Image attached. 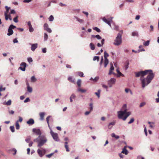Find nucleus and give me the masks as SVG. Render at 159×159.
Returning a JSON list of instances; mask_svg holds the SVG:
<instances>
[{"mask_svg": "<svg viewBox=\"0 0 159 159\" xmlns=\"http://www.w3.org/2000/svg\"><path fill=\"white\" fill-rule=\"evenodd\" d=\"M116 71L118 73V75L117 76L118 77H120V76H124V75L120 71L118 68H117L116 69Z\"/></svg>", "mask_w": 159, "mask_h": 159, "instance_id": "412c9836", "label": "nucleus"}, {"mask_svg": "<svg viewBox=\"0 0 159 159\" xmlns=\"http://www.w3.org/2000/svg\"><path fill=\"white\" fill-rule=\"evenodd\" d=\"M44 30H46L48 28H49L48 24L47 23H45L43 25Z\"/></svg>", "mask_w": 159, "mask_h": 159, "instance_id": "c756f323", "label": "nucleus"}, {"mask_svg": "<svg viewBox=\"0 0 159 159\" xmlns=\"http://www.w3.org/2000/svg\"><path fill=\"white\" fill-rule=\"evenodd\" d=\"M11 100L10 99L7 102H6L5 103V102L3 103V104L6 105L7 106H9L11 105Z\"/></svg>", "mask_w": 159, "mask_h": 159, "instance_id": "cd10ccee", "label": "nucleus"}, {"mask_svg": "<svg viewBox=\"0 0 159 159\" xmlns=\"http://www.w3.org/2000/svg\"><path fill=\"white\" fill-rule=\"evenodd\" d=\"M101 92V90L98 89V92H95L94 94L96 95L98 97V98H99L100 97V93Z\"/></svg>", "mask_w": 159, "mask_h": 159, "instance_id": "bb28decb", "label": "nucleus"}, {"mask_svg": "<svg viewBox=\"0 0 159 159\" xmlns=\"http://www.w3.org/2000/svg\"><path fill=\"white\" fill-rule=\"evenodd\" d=\"M37 81V79L34 76H32L31 78V81L32 83H34Z\"/></svg>", "mask_w": 159, "mask_h": 159, "instance_id": "393cba45", "label": "nucleus"}, {"mask_svg": "<svg viewBox=\"0 0 159 159\" xmlns=\"http://www.w3.org/2000/svg\"><path fill=\"white\" fill-rule=\"evenodd\" d=\"M131 113L130 112H126L125 115V116L124 117L123 120H125L130 115Z\"/></svg>", "mask_w": 159, "mask_h": 159, "instance_id": "2eb2a0df", "label": "nucleus"}, {"mask_svg": "<svg viewBox=\"0 0 159 159\" xmlns=\"http://www.w3.org/2000/svg\"><path fill=\"white\" fill-rule=\"evenodd\" d=\"M109 56V55L108 53H107L106 51H105L104 52V57L105 58L104 60L106 61H108V59L107 58V57Z\"/></svg>", "mask_w": 159, "mask_h": 159, "instance_id": "aec40b11", "label": "nucleus"}, {"mask_svg": "<svg viewBox=\"0 0 159 159\" xmlns=\"http://www.w3.org/2000/svg\"><path fill=\"white\" fill-rule=\"evenodd\" d=\"M96 38L98 39H102V37L99 35H92L91 36V38Z\"/></svg>", "mask_w": 159, "mask_h": 159, "instance_id": "4be33fe9", "label": "nucleus"}, {"mask_svg": "<svg viewBox=\"0 0 159 159\" xmlns=\"http://www.w3.org/2000/svg\"><path fill=\"white\" fill-rule=\"evenodd\" d=\"M45 115V113L44 112H40L39 113V115L40 117V120L43 121L44 119V116Z\"/></svg>", "mask_w": 159, "mask_h": 159, "instance_id": "4468645a", "label": "nucleus"}, {"mask_svg": "<svg viewBox=\"0 0 159 159\" xmlns=\"http://www.w3.org/2000/svg\"><path fill=\"white\" fill-rule=\"evenodd\" d=\"M116 81V79L114 78H111L108 82V84L110 88L112 86V84H114Z\"/></svg>", "mask_w": 159, "mask_h": 159, "instance_id": "0eeeda50", "label": "nucleus"}, {"mask_svg": "<svg viewBox=\"0 0 159 159\" xmlns=\"http://www.w3.org/2000/svg\"><path fill=\"white\" fill-rule=\"evenodd\" d=\"M138 33L137 32L134 31V32H132V35L133 36H138Z\"/></svg>", "mask_w": 159, "mask_h": 159, "instance_id": "ea45409f", "label": "nucleus"}, {"mask_svg": "<svg viewBox=\"0 0 159 159\" xmlns=\"http://www.w3.org/2000/svg\"><path fill=\"white\" fill-rule=\"evenodd\" d=\"M99 79V78L98 76H96L93 79V81L96 82H97Z\"/></svg>", "mask_w": 159, "mask_h": 159, "instance_id": "603ef678", "label": "nucleus"}, {"mask_svg": "<svg viewBox=\"0 0 159 159\" xmlns=\"http://www.w3.org/2000/svg\"><path fill=\"white\" fill-rule=\"evenodd\" d=\"M29 45L31 46V49L33 51H34L37 48L38 44L37 43L33 44L29 43Z\"/></svg>", "mask_w": 159, "mask_h": 159, "instance_id": "9d476101", "label": "nucleus"}, {"mask_svg": "<svg viewBox=\"0 0 159 159\" xmlns=\"http://www.w3.org/2000/svg\"><path fill=\"white\" fill-rule=\"evenodd\" d=\"M32 131L33 132L35 133L37 135H39L37 138L34 140V142L38 143L37 146L40 147L43 145L47 141V139L44 136L41 135L42 133L40 130L39 129L34 128L33 129Z\"/></svg>", "mask_w": 159, "mask_h": 159, "instance_id": "f257e3e1", "label": "nucleus"}, {"mask_svg": "<svg viewBox=\"0 0 159 159\" xmlns=\"http://www.w3.org/2000/svg\"><path fill=\"white\" fill-rule=\"evenodd\" d=\"M11 152H13L14 151V153H13V155H15L16 153V152H17V150H16L15 148H12V149H11Z\"/></svg>", "mask_w": 159, "mask_h": 159, "instance_id": "09e8293b", "label": "nucleus"}, {"mask_svg": "<svg viewBox=\"0 0 159 159\" xmlns=\"http://www.w3.org/2000/svg\"><path fill=\"white\" fill-rule=\"evenodd\" d=\"M27 60L29 63L33 61V60L32 58L29 57L27 58Z\"/></svg>", "mask_w": 159, "mask_h": 159, "instance_id": "6e6d98bb", "label": "nucleus"}, {"mask_svg": "<svg viewBox=\"0 0 159 159\" xmlns=\"http://www.w3.org/2000/svg\"><path fill=\"white\" fill-rule=\"evenodd\" d=\"M77 74L80 76L81 77H84V73L82 72H77Z\"/></svg>", "mask_w": 159, "mask_h": 159, "instance_id": "4c0bfd02", "label": "nucleus"}, {"mask_svg": "<svg viewBox=\"0 0 159 159\" xmlns=\"http://www.w3.org/2000/svg\"><path fill=\"white\" fill-rule=\"evenodd\" d=\"M52 136L55 141L58 142L60 141L57 134L56 133L55 134L52 135Z\"/></svg>", "mask_w": 159, "mask_h": 159, "instance_id": "f8f14e48", "label": "nucleus"}, {"mask_svg": "<svg viewBox=\"0 0 159 159\" xmlns=\"http://www.w3.org/2000/svg\"><path fill=\"white\" fill-rule=\"evenodd\" d=\"M49 20L50 21H52L54 20V17L52 15H51L48 18Z\"/></svg>", "mask_w": 159, "mask_h": 159, "instance_id": "a19ab883", "label": "nucleus"}, {"mask_svg": "<svg viewBox=\"0 0 159 159\" xmlns=\"http://www.w3.org/2000/svg\"><path fill=\"white\" fill-rule=\"evenodd\" d=\"M37 152L40 157H42L43 156V153L42 151L41 150L38 149L37 151Z\"/></svg>", "mask_w": 159, "mask_h": 159, "instance_id": "5701e85b", "label": "nucleus"}, {"mask_svg": "<svg viewBox=\"0 0 159 159\" xmlns=\"http://www.w3.org/2000/svg\"><path fill=\"white\" fill-rule=\"evenodd\" d=\"M99 57L98 56H94L93 58V60L94 61L97 60V61H99Z\"/></svg>", "mask_w": 159, "mask_h": 159, "instance_id": "c9c22d12", "label": "nucleus"}, {"mask_svg": "<svg viewBox=\"0 0 159 159\" xmlns=\"http://www.w3.org/2000/svg\"><path fill=\"white\" fill-rule=\"evenodd\" d=\"M150 41L149 40H147L146 42H144L143 43V44L144 46H147L149 45Z\"/></svg>", "mask_w": 159, "mask_h": 159, "instance_id": "2f4dec72", "label": "nucleus"}, {"mask_svg": "<svg viewBox=\"0 0 159 159\" xmlns=\"http://www.w3.org/2000/svg\"><path fill=\"white\" fill-rule=\"evenodd\" d=\"M89 46L92 50H94L95 49V46L93 43H91L89 44Z\"/></svg>", "mask_w": 159, "mask_h": 159, "instance_id": "a878e982", "label": "nucleus"}, {"mask_svg": "<svg viewBox=\"0 0 159 159\" xmlns=\"http://www.w3.org/2000/svg\"><path fill=\"white\" fill-rule=\"evenodd\" d=\"M109 63V61H106L104 60V67L105 68H106L107 67V65Z\"/></svg>", "mask_w": 159, "mask_h": 159, "instance_id": "49530a36", "label": "nucleus"}, {"mask_svg": "<svg viewBox=\"0 0 159 159\" xmlns=\"http://www.w3.org/2000/svg\"><path fill=\"white\" fill-rule=\"evenodd\" d=\"M4 15L5 16V20H7L9 19V15H8L6 13H5Z\"/></svg>", "mask_w": 159, "mask_h": 159, "instance_id": "8fccbe9b", "label": "nucleus"}, {"mask_svg": "<svg viewBox=\"0 0 159 159\" xmlns=\"http://www.w3.org/2000/svg\"><path fill=\"white\" fill-rule=\"evenodd\" d=\"M34 30V28L32 27V26L29 27V31L30 32H33Z\"/></svg>", "mask_w": 159, "mask_h": 159, "instance_id": "13d9d810", "label": "nucleus"}, {"mask_svg": "<svg viewBox=\"0 0 159 159\" xmlns=\"http://www.w3.org/2000/svg\"><path fill=\"white\" fill-rule=\"evenodd\" d=\"M59 5L61 7H65L66 6V4L63 3L62 2H60L59 4Z\"/></svg>", "mask_w": 159, "mask_h": 159, "instance_id": "774afa93", "label": "nucleus"}, {"mask_svg": "<svg viewBox=\"0 0 159 159\" xmlns=\"http://www.w3.org/2000/svg\"><path fill=\"white\" fill-rule=\"evenodd\" d=\"M48 38V36L47 34L45 33H44V40L45 41H46L47 40Z\"/></svg>", "mask_w": 159, "mask_h": 159, "instance_id": "72a5a7b5", "label": "nucleus"}, {"mask_svg": "<svg viewBox=\"0 0 159 159\" xmlns=\"http://www.w3.org/2000/svg\"><path fill=\"white\" fill-rule=\"evenodd\" d=\"M93 104L92 103H90L89 104V106L90 107V111H91L92 110H93Z\"/></svg>", "mask_w": 159, "mask_h": 159, "instance_id": "3c124183", "label": "nucleus"}, {"mask_svg": "<svg viewBox=\"0 0 159 159\" xmlns=\"http://www.w3.org/2000/svg\"><path fill=\"white\" fill-rule=\"evenodd\" d=\"M77 84L78 87H80L81 85V80L80 79H79L77 80Z\"/></svg>", "mask_w": 159, "mask_h": 159, "instance_id": "e433bc0d", "label": "nucleus"}, {"mask_svg": "<svg viewBox=\"0 0 159 159\" xmlns=\"http://www.w3.org/2000/svg\"><path fill=\"white\" fill-rule=\"evenodd\" d=\"M68 80L70 82L74 83L75 82V79H73L72 76H70L68 78Z\"/></svg>", "mask_w": 159, "mask_h": 159, "instance_id": "b1692460", "label": "nucleus"}, {"mask_svg": "<svg viewBox=\"0 0 159 159\" xmlns=\"http://www.w3.org/2000/svg\"><path fill=\"white\" fill-rule=\"evenodd\" d=\"M75 95L74 94L72 93L70 97V102H73V99H75Z\"/></svg>", "mask_w": 159, "mask_h": 159, "instance_id": "dca6fc26", "label": "nucleus"}, {"mask_svg": "<svg viewBox=\"0 0 159 159\" xmlns=\"http://www.w3.org/2000/svg\"><path fill=\"white\" fill-rule=\"evenodd\" d=\"M134 121V118H132L130 119V121L128 122V124H130L132 123Z\"/></svg>", "mask_w": 159, "mask_h": 159, "instance_id": "bf43d9fd", "label": "nucleus"}, {"mask_svg": "<svg viewBox=\"0 0 159 159\" xmlns=\"http://www.w3.org/2000/svg\"><path fill=\"white\" fill-rule=\"evenodd\" d=\"M125 111H118L117 112L118 114V117L119 119H122L123 120V119L124 118V116L125 115Z\"/></svg>", "mask_w": 159, "mask_h": 159, "instance_id": "6e6552de", "label": "nucleus"}, {"mask_svg": "<svg viewBox=\"0 0 159 159\" xmlns=\"http://www.w3.org/2000/svg\"><path fill=\"white\" fill-rule=\"evenodd\" d=\"M116 123V121L115 120H113L112 122L110 123L108 125V129H111L113 126L115 125Z\"/></svg>", "mask_w": 159, "mask_h": 159, "instance_id": "9b49d317", "label": "nucleus"}, {"mask_svg": "<svg viewBox=\"0 0 159 159\" xmlns=\"http://www.w3.org/2000/svg\"><path fill=\"white\" fill-rule=\"evenodd\" d=\"M42 52L43 53H45L47 52V49L46 48H43L42 49Z\"/></svg>", "mask_w": 159, "mask_h": 159, "instance_id": "e2e57ef3", "label": "nucleus"}, {"mask_svg": "<svg viewBox=\"0 0 159 159\" xmlns=\"http://www.w3.org/2000/svg\"><path fill=\"white\" fill-rule=\"evenodd\" d=\"M113 25L114 26L113 29L117 31H118L119 30V26L116 25L114 23H113Z\"/></svg>", "mask_w": 159, "mask_h": 159, "instance_id": "7c9ffc66", "label": "nucleus"}, {"mask_svg": "<svg viewBox=\"0 0 159 159\" xmlns=\"http://www.w3.org/2000/svg\"><path fill=\"white\" fill-rule=\"evenodd\" d=\"M65 147L66 148L67 152H69L70 151L68 145H65Z\"/></svg>", "mask_w": 159, "mask_h": 159, "instance_id": "680f3d73", "label": "nucleus"}, {"mask_svg": "<svg viewBox=\"0 0 159 159\" xmlns=\"http://www.w3.org/2000/svg\"><path fill=\"white\" fill-rule=\"evenodd\" d=\"M127 105L126 104H124L121 110H122V111H125V112H126L127 111Z\"/></svg>", "mask_w": 159, "mask_h": 159, "instance_id": "a211bd4d", "label": "nucleus"}, {"mask_svg": "<svg viewBox=\"0 0 159 159\" xmlns=\"http://www.w3.org/2000/svg\"><path fill=\"white\" fill-rule=\"evenodd\" d=\"M146 104V103L145 102H142L140 103V105H139V107H141L143 106H144Z\"/></svg>", "mask_w": 159, "mask_h": 159, "instance_id": "5fc2aeb1", "label": "nucleus"}, {"mask_svg": "<svg viewBox=\"0 0 159 159\" xmlns=\"http://www.w3.org/2000/svg\"><path fill=\"white\" fill-rule=\"evenodd\" d=\"M26 123L29 125H31L34 124V121L33 119L30 118L27 121Z\"/></svg>", "mask_w": 159, "mask_h": 159, "instance_id": "ddd939ff", "label": "nucleus"}, {"mask_svg": "<svg viewBox=\"0 0 159 159\" xmlns=\"http://www.w3.org/2000/svg\"><path fill=\"white\" fill-rule=\"evenodd\" d=\"M18 16H16L15 18H13V21L15 23H17L18 22Z\"/></svg>", "mask_w": 159, "mask_h": 159, "instance_id": "c03bdc74", "label": "nucleus"}, {"mask_svg": "<svg viewBox=\"0 0 159 159\" xmlns=\"http://www.w3.org/2000/svg\"><path fill=\"white\" fill-rule=\"evenodd\" d=\"M19 120H17L16 121H18V123H19V122H21L22 121V120H23L22 118L20 116H19Z\"/></svg>", "mask_w": 159, "mask_h": 159, "instance_id": "4d7b16f0", "label": "nucleus"}, {"mask_svg": "<svg viewBox=\"0 0 159 159\" xmlns=\"http://www.w3.org/2000/svg\"><path fill=\"white\" fill-rule=\"evenodd\" d=\"M20 66L19 68V69H20L22 71H24L25 70V68L27 66L26 64L24 62H22L20 65Z\"/></svg>", "mask_w": 159, "mask_h": 159, "instance_id": "1a4fd4ad", "label": "nucleus"}, {"mask_svg": "<svg viewBox=\"0 0 159 159\" xmlns=\"http://www.w3.org/2000/svg\"><path fill=\"white\" fill-rule=\"evenodd\" d=\"M154 76L155 75L152 71V73H149L146 78L140 79L142 87L144 88L149 84L154 78Z\"/></svg>", "mask_w": 159, "mask_h": 159, "instance_id": "f03ea898", "label": "nucleus"}, {"mask_svg": "<svg viewBox=\"0 0 159 159\" xmlns=\"http://www.w3.org/2000/svg\"><path fill=\"white\" fill-rule=\"evenodd\" d=\"M113 18V17H111L110 19L109 18L107 19H106L105 17H103L102 18V20L104 22L107 24L110 27H111V23H112L113 22V20H112Z\"/></svg>", "mask_w": 159, "mask_h": 159, "instance_id": "423d86ee", "label": "nucleus"}, {"mask_svg": "<svg viewBox=\"0 0 159 159\" xmlns=\"http://www.w3.org/2000/svg\"><path fill=\"white\" fill-rule=\"evenodd\" d=\"M16 28V27L15 26H14L12 25H10L8 29V33L7 34V35L8 36H10L12 35L13 33V31L12 30Z\"/></svg>", "mask_w": 159, "mask_h": 159, "instance_id": "39448f33", "label": "nucleus"}, {"mask_svg": "<svg viewBox=\"0 0 159 159\" xmlns=\"http://www.w3.org/2000/svg\"><path fill=\"white\" fill-rule=\"evenodd\" d=\"M102 87H103V88H105V89H106V91H108V90H107V89L108 88V87L106 85L104 84H102Z\"/></svg>", "mask_w": 159, "mask_h": 159, "instance_id": "052dcab7", "label": "nucleus"}, {"mask_svg": "<svg viewBox=\"0 0 159 159\" xmlns=\"http://www.w3.org/2000/svg\"><path fill=\"white\" fill-rule=\"evenodd\" d=\"M121 33H118L115 39L114 40V44L116 46L120 45L122 43V34L123 33L122 30L121 31Z\"/></svg>", "mask_w": 159, "mask_h": 159, "instance_id": "20e7f679", "label": "nucleus"}, {"mask_svg": "<svg viewBox=\"0 0 159 159\" xmlns=\"http://www.w3.org/2000/svg\"><path fill=\"white\" fill-rule=\"evenodd\" d=\"M5 7L6 9V11L5 12V13H6L7 14L9 9H10V7H8L7 6H6Z\"/></svg>", "mask_w": 159, "mask_h": 159, "instance_id": "37998d69", "label": "nucleus"}, {"mask_svg": "<svg viewBox=\"0 0 159 159\" xmlns=\"http://www.w3.org/2000/svg\"><path fill=\"white\" fill-rule=\"evenodd\" d=\"M30 99L29 98H27L24 101V102H27L30 101Z\"/></svg>", "mask_w": 159, "mask_h": 159, "instance_id": "69168bd1", "label": "nucleus"}, {"mask_svg": "<svg viewBox=\"0 0 159 159\" xmlns=\"http://www.w3.org/2000/svg\"><path fill=\"white\" fill-rule=\"evenodd\" d=\"M51 117V116H49L46 118V120L47 122H49V119Z\"/></svg>", "mask_w": 159, "mask_h": 159, "instance_id": "0e129e2a", "label": "nucleus"}, {"mask_svg": "<svg viewBox=\"0 0 159 159\" xmlns=\"http://www.w3.org/2000/svg\"><path fill=\"white\" fill-rule=\"evenodd\" d=\"M152 70L151 69L146 70L144 71H141L138 72H135V76L138 77L140 76L143 77L144 75L148 74L149 73L152 72Z\"/></svg>", "mask_w": 159, "mask_h": 159, "instance_id": "7ed1b4c3", "label": "nucleus"}, {"mask_svg": "<svg viewBox=\"0 0 159 159\" xmlns=\"http://www.w3.org/2000/svg\"><path fill=\"white\" fill-rule=\"evenodd\" d=\"M31 137L30 136H28L27 138L25 139V141L27 143H28L30 141V140Z\"/></svg>", "mask_w": 159, "mask_h": 159, "instance_id": "a18cd8bd", "label": "nucleus"}, {"mask_svg": "<svg viewBox=\"0 0 159 159\" xmlns=\"http://www.w3.org/2000/svg\"><path fill=\"white\" fill-rule=\"evenodd\" d=\"M27 91L30 93H31L32 92V87H30L27 88Z\"/></svg>", "mask_w": 159, "mask_h": 159, "instance_id": "f704fd0d", "label": "nucleus"}, {"mask_svg": "<svg viewBox=\"0 0 159 159\" xmlns=\"http://www.w3.org/2000/svg\"><path fill=\"white\" fill-rule=\"evenodd\" d=\"M54 152H53V153H51L50 154L46 155V157H48V158H50L51 157V156L52 155H53L54 154Z\"/></svg>", "mask_w": 159, "mask_h": 159, "instance_id": "864d4df0", "label": "nucleus"}, {"mask_svg": "<svg viewBox=\"0 0 159 159\" xmlns=\"http://www.w3.org/2000/svg\"><path fill=\"white\" fill-rule=\"evenodd\" d=\"M110 65H111V67H110V70H111V71L114 70V68L113 64H112V63H110Z\"/></svg>", "mask_w": 159, "mask_h": 159, "instance_id": "de8ad7c7", "label": "nucleus"}, {"mask_svg": "<svg viewBox=\"0 0 159 159\" xmlns=\"http://www.w3.org/2000/svg\"><path fill=\"white\" fill-rule=\"evenodd\" d=\"M10 130L13 133L15 132V128H14V126H10Z\"/></svg>", "mask_w": 159, "mask_h": 159, "instance_id": "79ce46f5", "label": "nucleus"}, {"mask_svg": "<svg viewBox=\"0 0 159 159\" xmlns=\"http://www.w3.org/2000/svg\"><path fill=\"white\" fill-rule=\"evenodd\" d=\"M45 30H46V31H47L49 33H51L52 32V30L51 29L49 28H48Z\"/></svg>", "mask_w": 159, "mask_h": 159, "instance_id": "338daca9", "label": "nucleus"}, {"mask_svg": "<svg viewBox=\"0 0 159 159\" xmlns=\"http://www.w3.org/2000/svg\"><path fill=\"white\" fill-rule=\"evenodd\" d=\"M93 29L98 32H101L100 30L97 27H94L93 28Z\"/></svg>", "mask_w": 159, "mask_h": 159, "instance_id": "58836bf2", "label": "nucleus"}, {"mask_svg": "<svg viewBox=\"0 0 159 159\" xmlns=\"http://www.w3.org/2000/svg\"><path fill=\"white\" fill-rule=\"evenodd\" d=\"M16 127L17 129H20V126L19 123H18V121H16Z\"/></svg>", "mask_w": 159, "mask_h": 159, "instance_id": "473e14b6", "label": "nucleus"}, {"mask_svg": "<svg viewBox=\"0 0 159 159\" xmlns=\"http://www.w3.org/2000/svg\"><path fill=\"white\" fill-rule=\"evenodd\" d=\"M121 153L125 154V155H127L128 154V151L126 149V146L124 147L123 148Z\"/></svg>", "mask_w": 159, "mask_h": 159, "instance_id": "6ab92c4d", "label": "nucleus"}, {"mask_svg": "<svg viewBox=\"0 0 159 159\" xmlns=\"http://www.w3.org/2000/svg\"><path fill=\"white\" fill-rule=\"evenodd\" d=\"M111 136L112 138H115L116 139H118L119 138V136L118 135H116L114 133H112L111 134Z\"/></svg>", "mask_w": 159, "mask_h": 159, "instance_id": "c85d7f7f", "label": "nucleus"}, {"mask_svg": "<svg viewBox=\"0 0 159 159\" xmlns=\"http://www.w3.org/2000/svg\"><path fill=\"white\" fill-rule=\"evenodd\" d=\"M74 18L77 21L80 23H83L84 22V20L83 19H80L78 17L76 16H74Z\"/></svg>", "mask_w": 159, "mask_h": 159, "instance_id": "f3484780", "label": "nucleus"}]
</instances>
